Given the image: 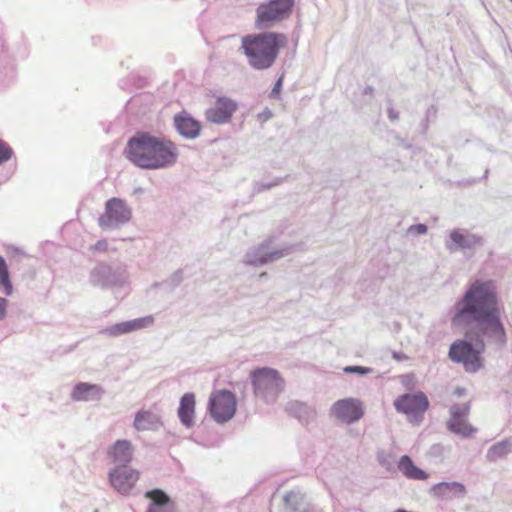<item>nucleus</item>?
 <instances>
[{"instance_id":"10","label":"nucleus","mask_w":512,"mask_h":512,"mask_svg":"<svg viewBox=\"0 0 512 512\" xmlns=\"http://www.w3.org/2000/svg\"><path fill=\"white\" fill-rule=\"evenodd\" d=\"M331 414L340 421L350 424L363 417L364 409L359 399L345 398L333 404Z\"/></svg>"},{"instance_id":"30","label":"nucleus","mask_w":512,"mask_h":512,"mask_svg":"<svg viewBox=\"0 0 512 512\" xmlns=\"http://www.w3.org/2000/svg\"><path fill=\"white\" fill-rule=\"evenodd\" d=\"M283 78H284V76L281 75L279 77V79L276 81V83L271 91L270 97L277 98L279 96L281 89H282Z\"/></svg>"},{"instance_id":"22","label":"nucleus","mask_w":512,"mask_h":512,"mask_svg":"<svg viewBox=\"0 0 512 512\" xmlns=\"http://www.w3.org/2000/svg\"><path fill=\"white\" fill-rule=\"evenodd\" d=\"M0 285L4 287L5 294L11 295L13 291V286L10 280L8 267L6 261L3 257L0 256Z\"/></svg>"},{"instance_id":"3","label":"nucleus","mask_w":512,"mask_h":512,"mask_svg":"<svg viewBox=\"0 0 512 512\" xmlns=\"http://www.w3.org/2000/svg\"><path fill=\"white\" fill-rule=\"evenodd\" d=\"M287 45L282 33L266 32L242 38V49L251 67L257 70L270 68L281 48Z\"/></svg>"},{"instance_id":"15","label":"nucleus","mask_w":512,"mask_h":512,"mask_svg":"<svg viewBox=\"0 0 512 512\" xmlns=\"http://www.w3.org/2000/svg\"><path fill=\"white\" fill-rule=\"evenodd\" d=\"M133 456L132 444L128 440H117L108 450V457L113 463L126 464L131 462Z\"/></svg>"},{"instance_id":"5","label":"nucleus","mask_w":512,"mask_h":512,"mask_svg":"<svg viewBox=\"0 0 512 512\" xmlns=\"http://www.w3.org/2000/svg\"><path fill=\"white\" fill-rule=\"evenodd\" d=\"M294 6V0H269L257 8L256 26L266 29L287 18Z\"/></svg>"},{"instance_id":"17","label":"nucleus","mask_w":512,"mask_h":512,"mask_svg":"<svg viewBox=\"0 0 512 512\" xmlns=\"http://www.w3.org/2000/svg\"><path fill=\"white\" fill-rule=\"evenodd\" d=\"M196 400L193 393H185L180 399L178 417L181 423L190 428L194 425Z\"/></svg>"},{"instance_id":"33","label":"nucleus","mask_w":512,"mask_h":512,"mask_svg":"<svg viewBox=\"0 0 512 512\" xmlns=\"http://www.w3.org/2000/svg\"><path fill=\"white\" fill-rule=\"evenodd\" d=\"M6 305H7L6 299L0 297V319H2L5 316Z\"/></svg>"},{"instance_id":"7","label":"nucleus","mask_w":512,"mask_h":512,"mask_svg":"<svg viewBox=\"0 0 512 512\" xmlns=\"http://www.w3.org/2000/svg\"><path fill=\"white\" fill-rule=\"evenodd\" d=\"M479 346L480 349H474L469 342L459 340L451 345L449 356L453 361L462 363L466 371L475 372L482 365L480 354L484 349V343L480 341Z\"/></svg>"},{"instance_id":"14","label":"nucleus","mask_w":512,"mask_h":512,"mask_svg":"<svg viewBox=\"0 0 512 512\" xmlns=\"http://www.w3.org/2000/svg\"><path fill=\"white\" fill-rule=\"evenodd\" d=\"M431 492L434 497L444 500H451L454 498L464 497L466 495V488L459 482H441L435 484Z\"/></svg>"},{"instance_id":"18","label":"nucleus","mask_w":512,"mask_h":512,"mask_svg":"<svg viewBox=\"0 0 512 512\" xmlns=\"http://www.w3.org/2000/svg\"><path fill=\"white\" fill-rule=\"evenodd\" d=\"M161 425L159 416L151 410H140L136 413L133 426L138 431L155 430Z\"/></svg>"},{"instance_id":"8","label":"nucleus","mask_w":512,"mask_h":512,"mask_svg":"<svg viewBox=\"0 0 512 512\" xmlns=\"http://www.w3.org/2000/svg\"><path fill=\"white\" fill-rule=\"evenodd\" d=\"M131 211L125 202L119 198H112L106 202L105 213L99 217V226L108 229L129 221Z\"/></svg>"},{"instance_id":"28","label":"nucleus","mask_w":512,"mask_h":512,"mask_svg":"<svg viewBox=\"0 0 512 512\" xmlns=\"http://www.w3.org/2000/svg\"><path fill=\"white\" fill-rule=\"evenodd\" d=\"M506 452H507V448H506L505 444H497V445H494L489 450L488 455L491 459H495L497 456L504 455Z\"/></svg>"},{"instance_id":"19","label":"nucleus","mask_w":512,"mask_h":512,"mask_svg":"<svg viewBox=\"0 0 512 512\" xmlns=\"http://www.w3.org/2000/svg\"><path fill=\"white\" fill-rule=\"evenodd\" d=\"M398 469L408 479L426 480L429 477V475L424 470L417 467L412 459L407 455L400 457L398 461Z\"/></svg>"},{"instance_id":"24","label":"nucleus","mask_w":512,"mask_h":512,"mask_svg":"<svg viewBox=\"0 0 512 512\" xmlns=\"http://www.w3.org/2000/svg\"><path fill=\"white\" fill-rule=\"evenodd\" d=\"M285 506L288 510L296 511L303 502V497L293 491L288 492L284 496Z\"/></svg>"},{"instance_id":"20","label":"nucleus","mask_w":512,"mask_h":512,"mask_svg":"<svg viewBox=\"0 0 512 512\" xmlns=\"http://www.w3.org/2000/svg\"><path fill=\"white\" fill-rule=\"evenodd\" d=\"M102 389L93 384L78 383L71 394V397L75 401H88L101 396Z\"/></svg>"},{"instance_id":"12","label":"nucleus","mask_w":512,"mask_h":512,"mask_svg":"<svg viewBox=\"0 0 512 512\" xmlns=\"http://www.w3.org/2000/svg\"><path fill=\"white\" fill-rule=\"evenodd\" d=\"M138 479L139 472L127 467H116L109 474L111 485L121 494H128Z\"/></svg>"},{"instance_id":"29","label":"nucleus","mask_w":512,"mask_h":512,"mask_svg":"<svg viewBox=\"0 0 512 512\" xmlns=\"http://www.w3.org/2000/svg\"><path fill=\"white\" fill-rule=\"evenodd\" d=\"M343 371L347 374L357 373L360 375L368 374L371 372L370 368L362 367V366H346Z\"/></svg>"},{"instance_id":"16","label":"nucleus","mask_w":512,"mask_h":512,"mask_svg":"<svg viewBox=\"0 0 512 512\" xmlns=\"http://www.w3.org/2000/svg\"><path fill=\"white\" fill-rule=\"evenodd\" d=\"M174 122L178 132L187 138H196L200 133V123L184 111L175 116Z\"/></svg>"},{"instance_id":"23","label":"nucleus","mask_w":512,"mask_h":512,"mask_svg":"<svg viewBox=\"0 0 512 512\" xmlns=\"http://www.w3.org/2000/svg\"><path fill=\"white\" fill-rule=\"evenodd\" d=\"M130 332H131V329H130L129 321L115 324L113 326H110V327L106 328L103 331V333H105V334H107L109 336H112V337H117V336H120L122 334H127V333H130Z\"/></svg>"},{"instance_id":"26","label":"nucleus","mask_w":512,"mask_h":512,"mask_svg":"<svg viewBox=\"0 0 512 512\" xmlns=\"http://www.w3.org/2000/svg\"><path fill=\"white\" fill-rule=\"evenodd\" d=\"M154 322L153 316H146L129 321L131 332L146 328Z\"/></svg>"},{"instance_id":"32","label":"nucleus","mask_w":512,"mask_h":512,"mask_svg":"<svg viewBox=\"0 0 512 512\" xmlns=\"http://www.w3.org/2000/svg\"><path fill=\"white\" fill-rule=\"evenodd\" d=\"M409 230L414 231L416 234H424L427 231V227L424 224H418V225L411 226L409 228Z\"/></svg>"},{"instance_id":"9","label":"nucleus","mask_w":512,"mask_h":512,"mask_svg":"<svg viewBox=\"0 0 512 512\" xmlns=\"http://www.w3.org/2000/svg\"><path fill=\"white\" fill-rule=\"evenodd\" d=\"M469 413V403L451 406L450 418L447 422L448 429L462 437H471L476 429L467 420Z\"/></svg>"},{"instance_id":"4","label":"nucleus","mask_w":512,"mask_h":512,"mask_svg":"<svg viewBox=\"0 0 512 512\" xmlns=\"http://www.w3.org/2000/svg\"><path fill=\"white\" fill-rule=\"evenodd\" d=\"M251 378L254 394L266 401H274L284 387V381L275 369H255L251 373Z\"/></svg>"},{"instance_id":"2","label":"nucleus","mask_w":512,"mask_h":512,"mask_svg":"<svg viewBox=\"0 0 512 512\" xmlns=\"http://www.w3.org/2000/svg\"><path fill=\"white\" fill-rule=\"evenodd\" d=\"M126 155L138 167L161 169L176 162L177 149L169 140L138 132L128 141Z\"/></svg>"},{"instance_id":"31","label":"nucleus","mask_w":512,"mask_h":512,"mask_svg":"<svg viewBox=\"0 0 512 512\" xmlns=\"http://www.w3.org/2000/svg\"><path fill=\"white\" fill-rule=\"evenodd\" d=\"M108 243L106 240L102 239L99 240L94 246L91 247V249L95 251L105 252L107 251Z\"/></svg>"},{"instance_id":"6","label":"nucleus","mask_w":512,"mask_h":512,"mask_svg":"<svg viewBox=\"0 0 512 512\" xmlns=\"http://www.w3.org/2000/svg\"><path fill=\"white\" fill-rule=\"evenodd\" d=\"M237 401L235 395L228 390H216L209 399L208 410L217 423L229 421L236 413Z\"/></svg>"},{"instance_id":"34","label":"nucleus","mask_w":512,"mask_h":512,"mask_svg":"<svg viewBox=\"0 0 512 512\" xmlns=\"http://www.w3.org/2000/svg\"><path fill=\"white\" fill-rule=\"evenodd\" d=\"M464 392H465V390H464V389H457V390H455V394H457L458 396L463 395V394H464Z\"/></svg>"},{"instance_id":"25","label":"nucleus","mask_w":512,"mask_h":512,"mask_svg":"<svg viewBox=\"0 0 512 512\" xmlns=\"http://www.w3.org/2000/svg\"><path fill=\"white\" fill-rule=\"evenodd\" d=\"M146 497L150 498L154 505L157 507H161L169 502L168 496L160 489H154L147 492Z\"/></svg>"},{"instance_id":"27","label":"nucleus","mask_w":512,"mask_h":512,"mask_svg":"<svg viewBox=\"0 0 512 512\" xmlns=\"http://www.w3.org/2000/svg\"><path fill=\"white\" fill-rule=\"evenodd\" d=\"M13 156L12 148L4 141L0 140V165L9 161Z\"/></svg>"},{"instance_id":"11","label":"nucleus","mask_w":512,"mask_h":512,"mask_svg":"<svg viewBox=\"0 0 512 512\" xmlns=\"http://www.w3.org/2000/svg\"><path fill=\"white\" fill-rule=\"evenodd\" d=\"M394 406L398 412L406 415H417L423 414L427 410L429 402L424 393L418 392L398 397L394 402Z\"/></svg>"},{"instance_id":"1","label":"nucleus","mask_w":512,"mask_h":512,"mask_svg":"<svg viewBox=\"0 0 512 512\" xmlns=\"http://www.w3.org/2000/svg\"><path fill=\"white\" fill-rule=\"evenodd\" d=\"M452 323L456 326L475 325L479 332L504 347L507 333L501 320L495 283L492 280L474 281L456 304Z\"/></svg>"},{"instance_id":"21","label":"nucleus","mask_w":512,"mask_h":512,"mask_svg":"<svg viewBox=\"0 0 512 512\" xmlns=\"http://www.w3.org/2000/svg\"><path fill=\"white\" fill-rule=\"evenodd\" d=\"M450 238L457 247L462 249H471L481 243L480 237L476 235H465L459 230H452Z\"/></svg>"},{"instance_id":"13","label":"nucleus","mask_w":512,"mask_h":512,"mask_svg":"<svg viewBox=\"0 0 512 512\" xmlns=\"http://www.w3.org/2000/svg\"><path fill=\"white\" fill-rule=\"evenodd\" d=\"M237 103L227 97L217 98L213 107L209 108L205 115L209 122L223 124L228 122L237 110Z\"/></svg>"}]
</instances>
